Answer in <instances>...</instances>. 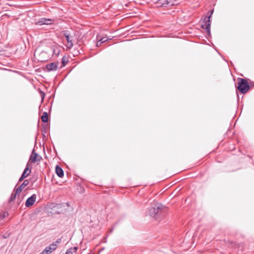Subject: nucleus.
I'll use <instances>...</instances> for the list:
<instances>
[{"label":"nucleus","instance_id":"10","mask_svg":"<svg viewBox=\"0 0 254 254\" xmlns=\"http://www.w3.org/2000/svg\"><path fill=\"white\" fill-rule=\"evenodd\" d=\"M56 174L59 177H62L64 176V171L63 170V169H62L61 167H60L59 166L57 165L56 167Z\"/></svg>","mask_w":254,"mask_h":254},{"label":"nucleus","instance_id":"21","mask_svg":"<svg viewBox=\"0 0 254 254\" xmlns=\"http://www.w3.org/2000/svg\"><path fill=\"white\" fill-rule=\"evenodd\" d=\"M108 40V38L107 37H104L101 38L99 40V42H101V43H103L105 42L106 41H107Z\"/></svg>","mask_w":254,"mask_h":254},{"label":"nucleus","instance_id":"18","mask_svg":"<svg viewBox=\"0 0 254 254\" xmlns=\"http://www.w3.org/2000/svg\"><path fill=\"white\" fill-rule=\"evenodd\" d=\"M17 195V194H16L15 192L14 193H12L10 198L9 201H13L15 199L16 196Z\"/></svg>","mask_w":254,"mask_h":254},{"label":"nucleus","instance_id":"1","mask_svg":"<svg viewBox=\"0 0 254 254\" xmlns=\"http://www.w3.org/2000/svg\"><path fill=\"white\" fill-rule=\"evenodd\" d=\"M165 208L161 204L156 203L152 205L148 210V214L156 219H159L160 217L165 215Z\"/></svg>","mask_w":254,"mask_h":254},{"label":"nucleus","instance_id":"12","mask_svg":"<svg viewBox=\"0 0 254 254\" xmlns=\"http://www.w3.org/2000/svg\"><path fill=\"white\" fill-rule=\"evenodd\" d=\"M77 250V247H76L70 248L66 251L65 254H73L76 252Z\"/></svg>","mask_w":254,"mask_h":254},{"label":"nucleus","instance_id":"15","mask_svg":"<svg viewBox=\"0 0 254 254\" xmlns=\"http://www.w3.org/2000/svg\"><path fill=\"white\" fill-rule=\"evenodd\" d=\"M170 0H159V3L163 6H166L170 3Z\"/></svg>","mask_w":254,"mask_h":254},{"label":"nucleus","instance_id":"25","mask_svg":"<svg viewBox=\"0 0 254 254\" xmlns=\"http://www.w3.org/2000/svg\"><path fill=\"white\" fill-rule=\"evenodd\" d=\"M41 94H42L41 95V96H42V100H43L44 97V93L43 92H42Z\"/></svg>","mask_w":254,"mask_h":254},{"label":"nucleus","instance_id":"8","mask_svg":"<svg viewBox=\"0 0 254 254\" xmlns=\"http://www.w3.org/2000/svg\"><path fill=\"white\" fill-rule=\"evenodd\" d=\"M38 154L35 153L34 149L33 150L32 152L30 155L29 162H31L32 163H35L37 159Z\"/></svg>","mask_w":254,"mask_h":254},{"label":"nucleus","instance_id":"5","mask_svg":"<svg viewBox=\"0 0 254 254\" xmlns=\"http://www.w3.org/2000/svg\"><path fill=\"white\" fill-rule=\"evenodd\" d=\"M36 199V195L35 194H33L27 198L25 202V206L28 207L31 206L35 202Z\"/></svg>","mask_w":254,"mask_h":254},{"label":"nucleus","instance_id":"26","mask_svg":"<svg viewBox=\"0 0 254 254\" xmlns=\"http://www.w3.org/2000/svg\"><path fill=\"white\" fill-rule=\"evenodd\" d=\"M7 212H4L3 213V217H5L6 215H7Z\"/></svg>","mask_w":254,"mask_h":254},{"label":"nucleus","instance_id":"23","mask_svg":"<svg viewBox=\"0 0 254 254\" xmlns=\"http://www.w3.org/2000/svg\"><path fill=\"white\" fill-rule=\"evenodd\" d=\"M213 11H214V10H213V9H212V10H211L209 11L208 12V15L209 14V15H208V16H209L210 17H211V16L212 14H213Z\"/></svg>","mask_w":254,"mask_h":254},{"label":"nucleus","instance_id":"6","mask_svg":"<svg viewBox=\"0 0 254 254\" xmlns=\"http://www.w3.org/2000/svg\"><path fill=\"white\" fill-rule=\"evenodd\" d=\"M58 64L52 63L46 65V68L48 71H55L58 69Z\"/></svg>","mask_w":254,"mask_h":254},{"label":"nucleus","instance_id":"13","mask_svg":"<svg viewBox=\"0 0 254 254\" xmlns=\"http://www.w3.org/2000/svg\"><path fill=\"white\" fill-rule=\"evenodd\" d=\"M41 120L43 122L46 123L48 121V115L47 112H44L42 117Z\"/></svg>","mask_w":254,"mask_h":254},{"label":"nucleus","instance_id":"2","mask_svg":"<svg viewBox=\"0 0 254 254\" xmlns=\"http://www.w3.org/2000/svg\"><path fill=\"white\" fill-rule=\"evenodd\" d=\"M238 84V89L242 93H246L250 89V85L245 79L241 78Z\"/></svg>","mask_w":254,"mask_h":254},{"label":"nucleus","instance_id":"27","mask_svg":"<svg viewBox=\"0 0 254 254\" xmlns=\"http://www.w3.org/2000/svg\"><path fill=\"white\" fill-rule=\"evenodd\" d=\"M64 63H65V61H63V64H64Z\"/></svg>","mask_w":254,"mask_h":254},{"label":"nucleus","instance_id":"3","mask_svg":"<svg viewBox=\"0 0 254 254\" xmlns=\"http://www.w3.org/2000/svg\"><path fill=\"white\" fill-rule=\"evenodd\" d=\"M31 167L29 165V163H28L26 165V166L21 175L20 177L19 182H21L24 180V178L27 177L31 173Z\"/></svg>","mask_w":254,"mask_h":254},{"label":"nucleus","instance_id":"14","mask_svg":"<svg viewBox=\"0 0 254 254\" xmlns=\"http://www.w3.org/2000/svg\"><path fill=\"white\" fill-rule=\"evenodd\" d=\"M53 55L55 56L56 57H57L60 53V50L58 47H55V48H53Z\"/></svg>","mask_w":254,"mask_h":254},{"label":"nucleus","instance_id":"19","mask_svg":"<svg viewBox=\"0 0 254 254\" xmlns=\"http://www.w3.org/2000/svg\"><path fill=\"white\" fill-rule=\"evenodd\" d=\"M22 190H23L22 189H21L20 187H19L18 188H16L15 189V190H15V193L16 194H17V195H19V193L21 192V191H22Z\"/></svg>","mask_w":254,"mask_h":254},{"label":"nucleus","instance_id":"7","mask_svg":"<svg viewBox=\"0 0 254 254\" xmlns=\"http://www.w3.org/2000/svg\"><path fill=\"white\" fill-rule=\"evenodd\" d=\"M64 34L65 37L67 42V45L66 46L68 48H71L73 46V43L72 42V40L70 39V37L69 34L68 33V32L67 31H64Z\"/></svg>","mask_w":254,"mask_h":254},{"label":"nucleus","instance_id":"24","mask_svg":"<svg viewBox=\"0 0 254 254\" xmlns=\"http://www.w3.org/2000/svg\"><path fill=\"white\" fill-rule=\"evenodd\" d=\"M101 44H102V43H101V42H99V41L96 43V46H97V47H99V46H100V45H101Z\"/></svg>","mask_w":254,"mask_h":254},{"label":"nucleus","instance_id":"20","mask_svg":"<svg viewBox=\"0 0 254 254\" xmlns=\"http://www.w3.org/2000/svg\"><path fill=\"white\" fill-rule=\"evenodd\" d=\"M39 254H51L50 252L48 250V249L46 248L44 251H43Z\"/></svg>","mask_w":254,"mask_h":254},{"label":"nucleus","instance_id":"22","mask_svg":"<svg viewBox=\"0 0 254 254\" xmlns=\"http://www.w3.org/2000/svg\"><path fill=\"white\" fill-rule=\"evenodd\" d=\"M62 242V239L61 238L58 239L55 242H54L55 244H56L57 246L58 244H60Z\"/></svg>","mask_w":254,"mask_h":254},{"label":"nucleus","instance_id":"11","mask_svg":"<svg viewBox=\"0 0 254 254\" xmlns=\"http://www.w3.org/2000/svg\"><path fill=\"white\" fill-rule=\"evenodd\" d=\"M58 247V246L55 244L54 242L50 244L48 247H46V248L49 250V252H50V253L51 254L53 251L55 250Z\"/></svg>","mask_w":254,"mask_h":254},{"label":"nucleus","instance_id":"4","mask_svg":"<svg viewBox=\"0 0 254 254\" xmlns=\"http://www.w3.org/2000/svg\"><path fill=\"white\" fill-rule=\"evenodd\" d=\"M54 20L52 19H48L46 18H40L39 21L37 22V25H50L53 24Z\"/></svg>","mask_w":254,"mask_h":254},{"label":"nucleus","instance_id":"28","mask_svg":"<svg viewBox=\"0 0 254 254\" xmlns=\"http://www.w3.org/2000/svg\"><path fill=\"white\" fill-rule=\"evenodd\" d=\"M64 63H65V61H63V64H64Z\"/></svg>","mask_w":254,"mask_h":254},{"label":"nucleus","instance_id":"16","mask_svg":"<svg viewBox=\"0 0 254 254\" xmlns=\"http://www.w3.org/2000/svg\"><path fill=\"white\" fill-rule=\"evenodd\" d=\"M29 183V181L28 180H25L23 183L20 185V187L23 189L26 186H27Z\"/></svg>","mask_w":254,"mask_h":254},{"label":"nucleus","instance_id":"17","mask_svg":"<svg viewBox=\"0 0 254 254\" xmlns=\"http://www.w3.org/2000/svg\"><path fill=\"white\" fill-rule=\"evenodd\" d=\"M210 17L209 16H206L203 19V23H210Z\"/></svg>","mask_w":254,"mask_h":254},{"label":"nucleus","instance_id":"9","mask_svg":"<svg viewBox=\"0 0 254 254\" xmlns=\"http://www.w3.org/2000/svg\"><path fill=\"white\" fill-rule=\"evenodd\" d=\"M210 23H203L201 24V28L205 29L207 33L208 36H210Z\"/></svg>","mask_w":254,"mask_h":254}]
</instances>
